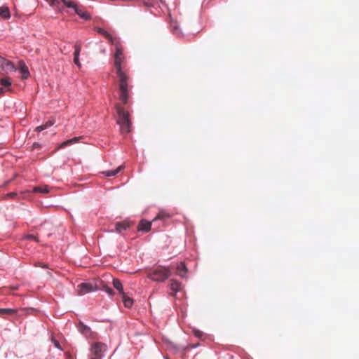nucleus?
<instances>
[{"label":"nucleus","mask_w":359,"mask_h":359,"mask_svg":"<svg viewBox=\"0 0 359 359\" xmlns=\"http://www.w3.org/2000/svg\"><path fill=\"white\" fill-rule=\"evenodd\" d=\"M118 88V97L123 104H127L130 98L133 86L130 72L116 74Z\"/></svg>","instance_id":"obj_1"},{"label":"nucleus","mask_w":359,"mask_h":359,"mask_svg":"<svg viewBox=\"0 0 359 359\" xmlns=\"http://www.w3.org/2000/svg\"><path fill=\"white\" fill-rule=\"evenodd\" d=\"M115 53L114 54V71L116 74L130 72L127 68V62L123 54L121 42H116L114 45Z\"/></svg>","instance_id":"obj_2"},{"label":"nucleus","mask_w":359,"mask_h":359,"mask_svg":"<svg viewBox=\"0 0 359 359\" xmlns=\"http://www.w3.org/2000/svg\"><path fill=\"white\" fill-rule=\"evenodd\" d=\"M115 108L117 114L116 123L120 126L121 133H130L132 122L129 112L126 111L119 104H116Z\"/></svg>","instance_id":"obj_3"},{"label":"nucleus","mask_w":359,"mask_h":359,"mask_svg":"<svg viewBox=\"0 0 359 359\" xmlns=\"http://www.w3.org/2000/svg\"><path fill=\"white\" fill-rule=\"evenodd\" d=\"M170 270L161 266H157L147 273V278L156 282H163L170 276Z\"/></svg>","instance_id":"obj_4"},{"label":"nucleus","mask_w":359,"mask_h":359,"mask_svg":"<svg viewBox=\"0 0 359 359\" xmlns=\"http://www.w3.org/2000/svg\"><path fill=\"white\" fill-rule=\"evenodd\" d=\"M107 350V344L102 342L93 343L89 349V359H102Z\"/></svg>","instance_id":"obj_5"},{"label":"nucleus","mask_w":359,"mask_h":359,"mask_svg":"<svg viewBox=\"0 0 359 359\" xmlns=\"http://www.w3.org/2000/svg\"><path fill=\"white\" fill-rule=\"evenodd\" d=\"M100 287L96 282L82 283L77 286V293L79 295H84L87 293L96 291Z\"/></svg>","instance_id":"obj_6"},{"label":"nucleus","mask_w":359,"mask_h":359,"mask_svg":"<svg viewBox=\"0 0 359 359\" xmlns=\"http://www.w3.org/2000/svg\"><path fill=\"white\" fill-rule=\"evenodd\" d=\"M61 1L66 7L74 9L75 13L81 18L86 20H88L90 18V15L88 12L83 11V9L79 7L74 1L70 0H61Z\"/></svg>","instance_id":"obj_7"},{"label":"nucleus","mask_w":359,"mask_h":359,"mask_svg":"<svg viewBox=\"0 0 359 359\" xmlns=\"http://www.w3.org/2000/svg\"><path fill=\"white\" fill-rule=\"evenodd\" d=\"M96 31L106 38L113 46L116 44V42H121L119 38L112 36L110 33L102 28L97 27L96 28Z\"/></svg>","instance_id":"obj_8"},{"label":"nucleus","mask_w":359,"mask_h":359,"mask_svg":"<svg viewBox=\"0 0 359 359\" xmlns=\"http://www.w3.org/2000/svg\"><path fill=\"white\" fill-rule=\"evenodd\" d=\"M0 67L6 72H13L16 69L12 62L6 60L1 57H0Z\"/></svg>","instance_id":"obj_9"},{"label":"nucleus","mask_w":359,"mask_h":359,"mask_svg":"<svg viewBox=\"0 0 359 359\" xmlns=\"http://www.w3.org/2000/svg\"><path fill=\"white\" fill-rule=\"evenodd\" d=\"M79 331L87 338L94 339L95 336L90 328L87 325H84L82 322L79 323Z\"/></svg>","instance_id":"obj_10"},{"label":"nucleus","mask_w":359,"mask_h":359,"mask_svg":"<svg viewBox=\"0 0 359 359\" xmlns=\"http://www.w3.org/2000/svg\"><path fill=\"white\" fill-rule=\"evenodd\" d=\"M18 69H19V71L21 72L22 74V79H27L29 76V69H28V67L26 65V64L20 60L18 63Z\"/></svg>","instance_id":"obj_11"},{"label":"nucleus","mask_w":359,"mask_h":359,"mask_svg":"<svg viewBox=\"0 0 359 359\" xmlns=\"http://www.w3.org/2000/svg\"><path fill=\"white\" fill-rule=\"evenodd\" d=\"M74 49H75V51L74 53V62L77 67H81V64L79 62V54H80V52L81 50V45L79 43H76L74 45Z\"/></svg>","instance_id":"obj_12"},{"label":"nucleus","mask_w":359,"mask_h":359,"mask_svg":"<svg viewBox=\"0 0 359 359\" xmlns=\"http://www.w3.org/2000/svg\"><path fill=\"white\" fill-rule=\"evenodd\" d=\"M151 222L142 219L137 226V230L140 231L147 232L151 229Z\"/></svg>","instance_id":"obj_13"},{"label":"nucleus","mask_w":359,"mask_h":359,"mask_svg":"<svg viewBox=\"0 0 359 359\" xmlns=\"http://www.w3.org/2000/svg\"><path fill=\"white\" fill-rule=\"evenodd\" d=\"M0 84L1 87L4 88L6 91L12 92V88H11L12 84V81L9 77H3L0 79Z\"/></svg>","instance_id":"obj_14"},{"label":"nucleus","mask_w":359,"mask_h":359,"mask_svg":"<svg viewBox=\"0 0 359 359\" xmlns=\"http://www.w3.org/2000/svg\"><path fill=\"white\" fill-rule=\"evenodd\" d=\"M130 227V223L126 221H123L121 222H117L115 224L116 231L118 233H121L123 231H126Z\"/></svg>","instance_id":"obj_15"},{"label":"nucleus","mask_w":359,"mask_h":359,"mask_svg":"<svg viewBox=\"0 0 359 359\" xmlns=\"http://www.w3.org/2000/svg\"><path fill=\"white\" fill-rule=\"evenodd\" d=\"M170 290L172 291L170 294L174 296L177 292L180 290L181 283L175 280H171L170 285Z\"/></svg>","instance_id":"obj_16"},{"label":"nucleus","mask_w":359,"mask_h":359,"mask_svg":"<svg viewBox=\"0 0 359 359\" xmlns=\"http://www.w3.org/2000/svg\"><path fill=\"white\" fill-rule=\"evenodd\" d=\"M170 217V215L165 211H160L158 214L153 219L152 222L157 220L165 221Z\"/></svg>","instance_id":"obj_17"},{"label":"nucleus","mask_w":359,"mask_h":359,"mask_svg":"<svg viewBox=\"0 0 359 359\" xmlns=\"http://www.w3.org/2000/svg\"><path fill=\"white\" fill-rule=\"evenodd\" d=\"M113 285L114 288L118 290V292L121 296L126 294L123 291V285L118 279H113Z\"/></svg>","instance_id":"obj_18"},{"label":"nucleus","mask_w":359,"mask_h":359,"mask_svg":"<svg viewBox=\"0 0 359 359\" xmlns=\"http://www.w3.org/2000/svg\"><path fill=\"white\" fill-rule=\"evenodd\" d=\"M81 138V137H75L74 138L67 140L63 142L62 143H61L60 145L59 146V148L62 149V148H64V147H65L67 146H69L70 144L76 143V142H78L79 141V140Z\"/></svg>","instance_id":"obj_19"},{"label":"nucleus","mask_w":359,"mask_h":359,"mask_svg":"<svg viewBox=\"0 0 359 359\" xmlns=\"http://www.w3.org/2000/svg\"><path fill=\"white\" fill-rule=\"evenodd\" d=\"M123 168H124V165H121L118 166L116 170L104 171V172H102V173L106 177H112V176H115L116 175H117Z\"/></svg>","instance_id":"obj_20"},{"label":"nucleus","mask_w":359,"mask_h":359,"mask_svg":"<svg viewBox=\"0 0 359 359\" xmlns=\"http://www.w3.org/2000/svg\"><path fill=\"white\" fill-rule=\"evenodd\" d=\"M0 16L5 20L10 18L11 13H10V10H9L8 7H7V6L0 7Z\"/></svg>","instance_id":"obj_21"},{"label":"nucleus","mask_w":359,"mask_h":359,"mask_svg":"<svg viewBox=\"0 0 359 359\" xmlns=\"http://www.w3.org/2000/svg\"><path fill=\"white\" fill-rule=\"evenodd\" d=\"M187 273V267L185 264L181 262L177 267V273L178 276L184 278Z\"/></svg>","instance_id":"obj_22"},{"label":"nucleus","mask_w":359,"mask_h":359,"mask_svg":"<svg viewBox=\"0 0 359 359\" xmlns=\"http://www.w3.org/2000/svg\"><path fill=\"white\" fill-rule=\"evenodd\" d=\"M122 301L123 302V304L125 307L126 308H131L133 305V299L130 297H128L126 294L121 296Z\"/></svg>","instance_id":"obj_23"},{"label":"nucleus","mask_w":359,"mask_h":359,"mask_svg":"<svg viewBox=\"0 0 359 359\" xmlns=\"http://www.w3.org/2000/svg\"><path fill=\"white\" fill-rule=\"evenodd\" d=\"M32 192L47 194L49 192V189L47 185L38 186L33 188Z\"/></svg>","instance_id":"obj_24"},{"label":"nucleus","mask_w":359,"mask_h":359,"mask_svg":"<svg viewBox=\"0 0 359 359\" xmlns=\"http://www.w3.org/2000/svg\"><path fill=\"white\" fill-rule=\"evenodd\" d=\"M54 123H55L54 121L49 120L47 122H46L44 124H42V125L38 126L36 128V130L39 131V132H41V131H42V130H43L45 129L52 126L54 124Z\"/></svg>","instance_id":"obj_25"},{"label":"nucleus","mask_w":359,"mask_h":359,"mask_svg":"<svg viewBox=\"0 0 359 359\" xmlns=\"http://www.w3.org/2000/svg\"><path fill=\"white\" fill-rule=\"evenodd\" d=\"M50 6L55 7L58 9L60 13H62L64 11L63 7H60V1L58 0H46Z\"/></svg>","instance_id":"obj_26"},{"label":"nucleus","mask_w":359,"mask_h":359,"mask_svg":"<svg viewBox=\"0 0 359 359\" xmlns=\"http://www.w3.org/2000/svg\"><path fill=\"white\" fill-rule=\"evenodd\" d=\"M100 285H99L100 287V289L104 290L110 296H113L114 294V292L111 287L107 286L105 283H104L102 281H100Z\"/></svg>","instance_id":"obj_27"},{"label":"nucleus","mask_w":359,"mask_h":359,"mask_svg":"<svg viewBox=\"0 0 359 359\" xmlns=\"http://www.w3.org/2000/svg\"><path fill=\"white\" fill-rule=\"evenodd\" d=\"M17 310L13 309H0V315H13L15 314Z\"/></svg>","instance_id":"obj_28"},{"label":"nucleus","mask_w":359,"mask_h":359,"mask_svg":"<svg viewBox=\"0 0 359 359\" xmlns=\"http://www.w3.org/2000/svg\"><path fill=\"white\" fill-rule=\"evenodd\" d=\"M18 196L17 192H11L4 196V199L15 198Z\"/></svg>","instance_id":"obj_29"},{"label":"nucleus","mask_w":359,"mask_h":359,"mask_svg":"<svg viewBox=\"0 0 359 359\" xmlns=\"http://www.w3.org/2000/svg\"><path fill=\"white\" fill-rule=\"evenodd\" d=\"M194 334L198 338H201L203 336V332L198 330H194Z\"/></svg>","instance_id":"obj_30"},{"label":"nucleus","mask_w":359,"mask_h":359,"mask_svg":"<svg viewBox=\"0 0 359 359\" xmlns=\"http://www.w3.org/2000/svg\"><path fill=\"white\" fill-rule=\"evenodd\" d=\"M26 238L30 239V240H34L36 242H39L38 238L36 236H35L34 235L29 234V235L26 236Z\"/></svg>","instance_id":"obj_31"},{"label":"nucleus","mask_w":359,"mask_h":359,"mask_svg":"<svg viewBox=\"0 0 359 359\" xmlns=\"http://www.w3.org/2000/svg\"><path fill=\"white\" fill-rule=\"evenodd\" d=\"M52 341L53 342L55 346L58 348V349H60V350H62V347L60 346V344L59 343V341L57 340H55L53 338H52Z\"/></svg>","instance_id":"obj_32"},{"label":"nucleus","mask_w":359,"mask_h":359,"mask_svg":"<svg viewBox=\"0 0 359 359\" xmlns=\"http://www.w3.org/2000/svg\"><path fill=\"white\" fill-rule=\"evenodd\" d=\"M6 92H7L6 90V89L3 87H0V95H4Z\"/></svg>","instance_id":"obj_33"},{"label":"nucleus","mask_w":359,"mask_h":359,"mask_svg":"<svg viewBox=\"0 0 359 359\" xmlns=\"http://www.w3.org/2000/svg\"><path fill=\"white\" fill-rule=\"evenodd\" d=\"M25 193H26V192H21V193H20V198H25V196H24V195L25 194Z\"/></svg>","instance_id":"obj_34"},{"label":"nucleus","mask_w":359,"mask_h":359,"mask_svg":"<svg viewBox=\"0 0 359 359\" xmlns=\"http://www.w3.org/2000/svg\"><path fill=\"white\" fill-rule=\"evenodd\" d=\"M166 359H170V358H167Z\"/></svg>","instance_id":"obj_35"}]
</instances>
